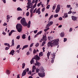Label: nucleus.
I'll return each mask as SVG.
<instances>
[{"label":"nucleus","mask_w":78,"mask_h":78,"mask_svg":"<svg viewBox=\"0 0 78 78\" xmlns=\"http://www.w3.org/2000/svg\"><path fill=\"white\" fill-rule=\"evenodd\" d=\"M51 41L53 42L52 43H51V42L49 41L48 43V47H52L55 45H58L59 44V39H55L54 40H51Z\"/></svg>","instance_id":"f257e3e1"},{"label":"nucleus","mask_w":78,"mask_h":78,"mask_svg":"<svg viewBox=\"0 0 78 78\" xmlns=\"http://www.w3.org/2000/svg\"><path fill=\"white\" fill-rule=\"evenodd\" d=\"M20 23L23 27H27V26L28 28H30V25H31V21H29L28 23L26 22V20L25 18H22L20 20Z\"/></svg>","instance_id":"f03ea898"},{"label":"nucleus","mask_w":78,"mask_h":78,"mask_svg":"<svg viewBox=\"0 0 78 78\" xmlns=\"http://www.w3.org/2000/svg\"><path fill=\"white\" fill-rule=\"evenodd\" d=\"M41 58H40V57L38 56V55H36L34 58H33L30 61V63L31 64H34V59H36V60H37V61H39L40 60V59Z\"/></svg>","instance_id":"7ed1b4c3"},{"label":"nucleus","mask_w":78,"mask_h":78,"mask_svg":"<svg viewBox=\"0 0 78 78\" xmlns=\"http://www.w3.org/2000/svg\"><path fill=\"white\" fill-rule=\"evenodd\" d=\"M16 29L19 33H20L22 30V25L21 24H17L16 26Z\"/></svg>","instance_id":"20e7f679"},{"label":"nucleus","mask_w":78,"mask_h":78,"mask_svg":"<svg viewBox=\"0 0 78 78\" xmlns=\"http://www.w3.org/2000/svg\"><path fill=\"white\" fill-rule=\"evenodd\" d=\"M28 2L27 3V5H28L27 6V11H28V9L29 8H32V7H33V5H32V3H31V0H27Z\"/></svg>","instance_id":"39448f33"},{"label":"nucleus","mask_w":78,"mask_h":78,"mask_svg":"<svg viewBox=\"0 0 78 78\" xmlns=\"http://www.w3.org/2000/svg\"><path fill=\"white\" fill-rule=\"evenodd\" d=\"M55 53H54L52 57L53 58L51 59V63H53L54 62V60H55V56L56 55H55V53Z\"/></svg>","instance_id":"423d86ee"},{"label":"nucleus","mask_w":78,"mask_h":78,"mask_svg":"<svg viewBox=\"0 0 78 78\" xmlns=\"http://www.w3.org/2000/svg\"><path fill=\"white\" fill-rule=\"evenodd\" d=\"M53 21H50L49 23L47 24L46 27V28H48L49 27H50L51 25H53Z\"/></svg>","instance_id":"0eeeda50"},{"label":"nucleus","mask_w":78,"mask_h":78,"mask_svg":"<svg viewBox=\"0 0 78 78\" xmlns=\"http://www.w3.org/2000/svg\"><path fill=\"white\" fill-rule=\"evenodd\" d=\"M38 75L40 77H42V78H43V77H44L45 76V73H38Z\"/></svg>","instance_id":"6e6552de"},{"label":"nucleus","mask_w":78,"mask_h":78,"mask_svg":"<svg viewBox=\"0 0 78 78\" xmlns=\"http://www.w3.org/2000/svg\"><path fill=\"white\" fill-rule=\"evenodd\" d=\"M42 39L43 41H47V37H46V35H43V37L42 38Z\"/></svg>","instance_id":"1a4fd4ad"},{"label":"nucleus","mask_w":78,"mask_h":78,"mask_svg":"<svg viewBox=\"0 0 78 78\" xmlns=\"http://www.w3.org/2000/svg\"><path fill=\"white\" fill-rule=\"evenodd\" d=\"M40 9L41 8H40L38 9L36 11V13H38V14L39 15V14L41 13V11H40Z\"/></svg>","instance_id":"9d476101"},{"label":"nucleus","mask_w":78,"mask_h":78,"mask_svg":"<svg viewBox=\"0 0 78 78\" xmlns=\"http://www.w3.org/2000/svg\"><path fill=\"white\" fill-rule=\"evenodd\" d=\"M36 66H34L32 67V72H34L35 70H36Z\"/></svg>","instance_id":"9b49d317"},{"label":"nucleus","mask_w":78,"mask_h":78,"mask_svg":"<svg viewBox=\"0 0 78 78\" xmlns=\"http://www.w3.org/2000/svg\"><path fill=\"white\" fill-rule=\"evenodd\" d=\"M26 73H27V72L25 71V70H24L22 73V76H25V75H26Z\"/></svg>","instance_id":"f8f14e48"},{"label":"nucleus","mask_w":78,"mask_h":78,"mask_svg":"<svg viewBox=\"0 0 78 78\" xmlns=\"http://www.w3.org/2000/svg\"><path fill=\"white\" fill-rule=\"evenodd\" d=\"M59 12V5H58L57 6V8L55 10L56 13H58Z\"/></svg>","instance_id":"ddd939ff"},{"label":"nucleus","mask_w":78,"mask_h":78,"mask_svg":"<svg viewBox=\"0 0 78 78\" xmlns=\"http://www.w3.org/2000/svg\"><path fill=\"white\" fill-rule=\"evenodd\" d=\"M71 17L72 18V20H74V21H75V20H76V17L74 16H72Z\"/></svg>","instance_id":"4468645a"},{"label":"nucleus","mask_w":78,"mask_h":78,"mask_svg":"<svg viewBox=\"0 0 78 78\" xmlns=\"http://www.w3.org/2000/svg\"><path fill=\"white\" fill-rule=\"evenodd\" d=\"M15 52V51L14 50H12L11 52H10L9 55H14V53Z\"/></svg>","instance_id":"2eb2a0df"},{"label":"nucleus","mask_w":78,"mask_h":78,"mask_svg":"<svg viewBox=\"0 0 78 78\" xmlns=\"http://www.w3.org/2000/svg\"><path fill=\"white\" fill-rule=\"evenodd\" d=\"M63 18H66L68 17V14L67 13H65L64 14V16H62Z\"/></svg>","instance_id":"dca6fc26"},{"label":"nucleus","mask_w":78,"mask_h":78,"mask_svg":"<svg viewBox=\"0 0 78 78\" xmlns=\"http://www.w3.org/2000/svg\"><path fill=\"white\" fill-rule=\"evenodd\" d=\"M60 34V36L62 37H64L65 34L64 32H62Z\"/></svg>","instance_id":"f3484780"},{"label":"nucleus","mask_w":78,"mask_h":78,"mask_svg":"<svg viewBox=\"0 0 78 78\" xmlns=\"http://www.w3.org/2000/svg\"><path fill=\"white\" fill-rule=\"evenodd\" d=\"M36 63L35 64V65L39 66V65L40 64V63H39V62H37V60H36Z\"/></svg>","instance_id":"a211bd4d"},{"label":"nucleus","mask_w":78,"mask_h":78,"mask_svg":"<svg viewBox=\"0 0 78 78\" xmlns=\"http://www.w3.org/2000/svg\"><path fill=\"white\" fill-rule=\"evenodd\" d=\"M44 55V53H43V52H40L39 54V57H41V56H43Z\"/></svg>","instance_id":"6ab92c4d"},{"label":"nucleus","mask_w":78,"mask_h":78,"mask_svg":"<svg viewBox=\"0 0 78 78\" xmlns=\"http://www.w3.org/2000/svg\"><path fill=\"white\" fill-rule=\"evenodd\" d=\"M10 73H11V72L10 71V70H7L6 71V73L7 75H9L10 74Z\"/></svg>","instance_id":"aec40b11"},{"label":"nucleus","mask_w":78,"mask_h":78,"mask_svg":"<svg viewBox=\"0 0 78 78\" xmlns=\"http://www.w3.org/2000/svg\"><path fill=\"white\" fill-rule=\"evenodd\" d=\"M11 46H14V39H13L12 41Z\"/></svg>","instance_id":"412c9836"},{"label":"nucleus","mask_w":78,"mask_h":78,"mask_svg":"<svg viewBox=\"0 0 78 78\" xmlns=\"http://www.w3.org/2000/svg\"><path fill=\"white\" fill-rule=\"evenodd\" d=\"M28 47V45H25L22 48V50H24V48H27Z\"/></svg>","instance_id":"4be33fe9"},{"label":"nucleus","mask_w":78,"mask_h":78,"mask_svg":"<svg viewBox=\"0 0 78 78\" xmlns=\"http://www.w3.org/2000/svg\"><path fill=\"white\" fill-rule=\"evenodd\" d=\"M50 55H51V52H49V51H48L47 54V56L48 59H49V56H50Z\"/></svg>","instance_id":"5701e85b"},{"label":"nucleus","mask_w":78,"mask_h":78,"mask_svg":"<svg viewBox=\"0 0 78 78\" xmlns=\"http://www.w3.org/2000/svg\"><path fill=\"white\" fill-rule=\"evenodd\" d=\"M40 71L41 72H44V68H42V67L41 68V69H40Z\"/></svg>","instance_id":"b1692460"},{"label":"nucleus","mask_w":78,"mask_h":78,"mask_svg":"<svg viewBox=\"0 0 78 78\" xmlns=\"http://www.w3.org/2000/svg\"><path fill=\"white\" fill-rule=\"evenodd\" d=\"M48 38L49 41H51L52 39H53V37H48Z\"/></svg>","instance_id":"393cba45"},{"label":"nucleus","mask_w":78,"mask_h":78,"mask_svg":"<svg viewBox=\"0 0 78 78\" xmlns=\"http://www.w3.org/2000/svg\"><path fill=\"white\" fill-rule=\"evenodd\" d=\"M25 63H23L22 65V69H24V68H25Z\"/></svg>","instance_id":"a878e982"},{"label":"nucleus","mask_w":78,"mask_h":78,"mask_svg":"<svg viewBox=\"0 0 78 78\" xmlns=\"http://www.w3.org/2000/svg\"><path fill=\"white\" fill-rule=\"evenodd\" d=\"M56 4H55L54 5H53V7L52 8V9L53 10H55V8H56Z\"/></svg>","instance_id":"bb28decb"},{"label":"nucleus","mask_w":78,"mask_h":78,"mask_svg":"<svg viewBox=\"0 0 78 78\" xmlns=\"http://www.w3.org/2000/svg\"><path fill=\"white\" fill-rule=\"evenodd\" d=\"M47 28L46 29H45L44 30V31H45V32H46L47 31H48L49 30H50V28L49 27H46Z\"/></svg>","instance_id":"cd10ccee"},{"label":"nucleus","mask_w":78,"mask_h":78,"mask_svg":"<svg viewBox=\"0 0 78 78\" xmlns=\"http://www.w3.org/2000/svg\"><path fill=\"white\" fill-rule=\"evenodd\" d=\"M25 70V72H27V73H28V72H29V68H26L25 69V70Z\"/></svg>","instance_id":"c85d7f7f"},{"label":"nucleus","mask_w":78,"mask_h":78,"mask_svg":"<svg viewBox=\"0 0 78 78\" xmlns=\"http://www.w3.org/2000/svg\"><path fill=\"white\" fill-rule=\"evenodd\" d=\"M31 8V9L30 10V13H33V10H34V9L33 8V7Z\"/></svg>","instance_id":"c756f323"},{"label":"nucleus","mask_w":78,"mask_h":78,"mask_svg":"<svg viewBox=\"0 0 78 78\" xmlns=\"http://www.w3.org/2000/svg\"><path fill=\"white\" fill-rule=\"evenodd\" d=\"M11 17L9 15H8L7 16V20H9V19H10Z\"/></svg>","instance_id":"7c9ffc66"},{"label":"nucleus","mask_w":78,"mask_h":78,"mask_svg":"<svg viewBox=\"0 0 78 78\" xmlns=\"http://www.w3.org/2000/svg\"><path fill=\"white\" fill-rule=\"evenodd\" d=\"M4 45H7L9 47H10V45H9V44L8 43H5Z\"/></svg>","instance_id":"2f4dec72"},{"label":"nucleus","mask_w":78,"mask_h":78,"mask_svg":"<svg viewBox=\"0 0 78 78\" xmlns=\"http://www.w3.org/2000/svg\"><path fill=\"white\" fill-rule=\"evenodd\" d=\"M45 43H46V42H45V41H44V42H43L42 43V46H44V44H45Z\"/></svg>","instance_id":"473e14b6"},{"label":"nucleus","mask_w":78,"mask_h":78,"mask_svg":"<svg viewBox=\"0 0 78 78\" xmlns=\"http://www.w3.org/2000/svg\"><path fill=\"white\" fill-rule=\"evenodd\" d=\"M25 36H26L25 34H23V36H22V37L23 39H24L26 38Z\"/></svg>","instance_id":"72a5a7b5"},{"label":"nucleus","mask_w":78,"mask_h":78,"mask_svg":"<svg viewBox=\"0 0 78 78\" xmlns=\"http://www.w3.org/2000/svg\"><path fill=\"white\" fill-rule=\"evenodd\" d=\"M21 19H22V16H19L17 18V20H19Z\"/></svg>","instance_id":"f704fd0d"},{"label":"nucleus","mask_w":78,"mask_h":78,"mask_svg":"<svg viewBox=\"0 0 78 78\" xmlns=\"http://www.w3.org/2000/svg\"><path fill=\"white\" fill-rule=\"evenodd\" d=\"M42 4V2H40V3H38L37 5V6H38V7L40 6H41V5Z\"/></svg>","instance_id":"c9c22d12"},{"label":"nucleus","mask_w":78,"mask_h":78,"mask_svg":"<svg viewBox=\"0 0 78 78\" xmlns=\"http://www.w3.org/2000/svg\"><path fill=\"white\" fill-rule=\"evenodd\" d=\"M42 33V31H41L37 33V35H39V34H41Z\"/></svg>","instance_id":"e433bc0d"},{"label":"nucleus","mask_w":78,"mask_h":78,"mask_svg":"<svg viewBox=\"0 0 78 78\" xmlns=\"http://www.w3.org/2000/svg\"><path fill=\"white\" fill-rule=\"evenodd\" d=\"M17 11H22V9L20 8V7H18L17 8Z\"/></svg>","instance_id":"4c0bfd02"},{"label":"nucleus","mask_w":78,"mask_h":78,"mask_svg":"<svg viewBox=\"0 0 78 78\" xmlns=\"http://www.w3.org/2000/svg\"><path fill=\"white\" fill-rule=\"evenodd\" d=\"M53 15H51L49 18V20H51V18H53Z\"/></svg>","instance_id":"58836bf2"},{"label":"nucleus","mask_w":78,"mask_h":78,"mask_svg":"<svg viewBox=\"0 0 78 78\" xmlns=\"http://www.w3.org/2000/svg\"><path fill=\"white\" fill-rule=\"evenodd\" d=\"M71 7V5H67L66 6V8H70Z\"/></svg>","instance_id":"ea45409f"},{"label":"nucleus","mask_w":78,"mask_h":78,"mask_svg":"<svg viewBox=\"0 0 78 78\" xmlns=\"http://www.w3.org/2000/svg\"><path fill=\"white\" fill-rule=\"evenodd\" d=\"M12 32L11 31V32H9V36H10L11 34H12Z\"/></svg>","instance_id":"a19ab883"},{"label":"nucleus","mask_w":78,"mask_h":78,"mask_svg":"<svg viewBox=\"0 0 78 78\" xmlns=\"http://www.w3.org/2000/svg\"><path fill=\"white\" fill-rule=\"evenodd\" d=\"M37 5V4L35 3V4L34 5L33 7H32L34 9V8H35L36 6V5Z\"/></svg>","instance_id":"79ce46f5"},{"label":"nucleus","mask_w":78,"mask_h":78,"mask_svg":"<svg viewBox=\"0 0 78 78\" xmlns=\"http://www.w3.org/2000/svg\"><path fill=\"white\" fill-rule=\"evenodd\" d=\"M20 36L19 35L16 37V38L17 39H20Z\"/></svg>","instance_id":"37998d69"},{"label":"nucleus","mask_w":78,"mask_h":78,"mask_svg":"<svg viewBox=\"0 0 78 78\" xmlns=\"http://www.w3.org/2000/svg\"><path fill=\"white\" fill-rule=\"evenodd\" d=\"M32 72H31V71H30L29 72V73H28V74L29 75H31V73H32Z\"/></svg>","instance_id":"c03bdc74"},{"label":"nucleus","mask_w":78,"mask_h":78,"mask_svg":"<svg viewBox=\"0 0 78 78\" xmlns=\"http://www.w3.org/2000/svg\"><path fill=\"white\" fill-rule=\"evenodd\" d=\"M37 52V51H36V49H34L33 51V53L34 54V53H36Z\"/></svg>","instance_id":"a18cd8bd"},{"label":"nucleus","mask_w":78,"mask_h":78,"mask_svg":"<svg viewBox=\"0 0 78 78\" xmlns=\"http://www.w3.org/2000/svg\"><path fill=\"white\" fill-rule=\"evenodd\" d=\"M29 13L28 12H27V13H26V16H29Z\"/></svg>","instance_id":"49530a36"},{"label":"nucleus","mask_w":78,"mask_h":78,"mask_svg":"<svg viewBox=\"0 0 78 78\" xmlns=\"http://www.w3.org/2000/svg\"><path fill=\"white\" fill-rule=\"evenodd\" d=\"M9 47H6L5 49V50H8L9 49Z\"/></svg>","instance_id":"de8ad7c7"},{"label":"nucleus","mask_w":78,"mask_h":78,"mask_svg":"<svg viewBox=\"0 0 78 78\" xmlns=\"http://www.w3.org/2000/svg\"><path fill=\"white\" fill-rule=\"evenodd\" d=\"M37 10V8H36L34 10L33 12V13H35L36 12V11Z\"/></svg>","instance_id":"09e8293b"},{"label":"nucleus","mask_w":78,"mask_h":78,"mask_svg":"<svg viewBox=\"0 0 78 78\" xmlns=\"http://www.w3.org/2000/svg\"><path fill=\"white\" fill-rule=\"evenodd\" d=\"M73 30L72 28H70L69 30V32H71V31H72Z\"/></svg>","instance_id":"8fccbe9b"},{"label":"nucleus","mask_w":78,"mask_h":78,"mask_svg":"<svg viewBox=\"0 0 78 78\" xmlns=\"http://www.w3.org/2000/svg\"><path fill=\"white\" fill-rule=\"evenodd\" d=\"M39 72V69H36V73H38V72Z\"/></svg>","instance_id":"3c124183"},{"label":"nucleus","mask_w":78,"mask_h":78,"mask_svg":"<svg viewBox=\"0 0 78 78\" xmlns=\"http://www.w3.org/2000/svg\"><path fill=\"white\" fill-rule=\"evenodd\" d=\"M50 6V5H48V6H47V7H46V9H49Z\"/></svg>","instance_id":"603ef678"},{"label":"nucleus","mask_w":78,"mask_h":78,"mask_svg":"<svg viewBox=\"0 0 78 78\" xmlns=\"http://www.w3.org/2000/svg\"><path fill=\"white\" fill-rule=\"evenodd\" d=\"M20 45H18L16 47V49H18V48H20Z\"/></svg>","instance_id":"864d4df0"},{"label":"nucleus","mask_w":78,"mask_h":78,"mask_svg":"<svg viewBox=\"0 0 78 78\" xmlns=\"http://www.w3.org/2000/svg\"><path fill=\"white\" fill-rule=\"evenodd\" d=\"M58 14L55 15L54 16V17L55 18L57 17H58Z\"/></svg>","instance_id":"5fc2aeb1"},{"label":"nucleus","mask_w":78,"mask_h":78,"mask_svg":"<svg viewBox=\"0 0 78 78\" xmlns=\"http://www.w3.org/2000/svg\"><path fill=\"white\" fill-rule=\"evenodd\" d=\"M67 41V38H64V42H66Z\"/></svg>","instance_id":"6e6d98bb"},{"label":"nucleus","mask_w":78,"mask_h":78,"mask_svg":"<svg viewBox=\"0 0 78 78\" xmlns=\"http://www.w3.org/2000/svg\"><path fill=\"white\" fill-rule=\"evenodd\" d=\"M39 44L38 43H37L35 45V47H38L39 46Z\"/></svg>","instance_id":"4d7b16f0"},{"label":"nucleus","mask_w":78,"mask_h":78,"mask_svg":"<svg viewBox=\"0 0 78 78\" xmlns=\"http://www.w3.org/2000/svg\"><path fill=\"white\" fill-rule=\"evenodd\" d=\"M45 8H44L42 9V12H44L45 11Z\"/></svg>","instance_id":"13d9d810"},{"label":"nucleus","mask_w":78,"mask_h":78,"mask_svg":"<svg viewBox=\"0 0 78 78\" xmlns=\"http://www.w3.org/2000/svg\"><path fill=\"white\" fill-rule=\"evenodd\" d=\"M34 44V43H32L31 44H30V47H33V45Z\"/></svg>","instance_id":"bf43d9fd"},{"label":"nucleus","mask_w":78,"mask_h":78,"mask_svg":"<svg viewBox=\"0 0 78 78\" xmlns=\"http://www.w3.org/2000/svg\"><path fill=\"white\" fill-rule=\"evenodd\" d=\"M30 39H31V38L30 37V36H29L28 37V41H30Z\"/></svg>","instance_id":"052dcab7"},{"label":"nucleus","mask_w":78,"mask_h":78,"mask_svg":"<svg viewBox=\"0 0 78 78\" xmlns=\"http://www.w3.org/2000/svg\"><path fill=\"white\" fill-rule=\"evenodd\" d=\"M49 2H50V0H47V5H48V3H49Z\"/></svg>","instance_id":"680f3d73"},{"label":"nucleus","mask_w":78,"mask_h":78,"mask_svg":"<svg viewBox=\"0 0 78 78\" xmlns=\"http://www.w3.org/2000/svg\"><path fill=\"white\" fill-rule=\"evenodd\" d=\"M71 13H72V11H71V10H70L68 12V14H71Z\"/></svg>","instance_id":"e2e57ef3"},{"label":"nucleus","mask_w":78,"mask_h":78,"mask_svg":"<svg viewBox=\"0 0 78 78\" xmlns=\"http://www.w3.org/2000/svg\"><path fill=\"white\" fill-rule=\"evenodd\" d=\"M59 20H62V17H60L59 18Z\"/></svg>","instance_id":"0e129e2a"},{"label":"nucleus","mask_w":78,"mask_h":78,"mask_svg":"<svg viewBox=\"0 0 78 78\" xmlns=\"http://www.w3.org/2000/svg\"><path fill=\"white\" fill-rule=\"evenodd\" d=\"M37 30H34V33L35 34H36V33H37Z\"/></svg>","instance_id":"69168bd1"},{"label":"nucleus","mask_w":78,"mask_h":78,"mask_svg":"<svg viewBox=\"0 0 78 78\" xmlns=\"http://www.w3.org/2000/svg\"><path fill=\"white\" fill-rule=\"evenodd\" d=\"M7 25V23H4V24H3V26H6V25Z\"/></svg>","instance_id":"338daca9"},{"label":"nucleus","mask_w":78,"mask_h":78,"mask_svg":"<svg viewBox=\"0 0 78 78\" xmlns=\"http://www.w3.org/2000/svg\"><path fill=\"white\" fill-rule=\"evenodd\" d=\"M48 16V14L47 13L45 15V17H47V16Z\"/></svg>","instance_id":"774afa93"}]
</instances>
